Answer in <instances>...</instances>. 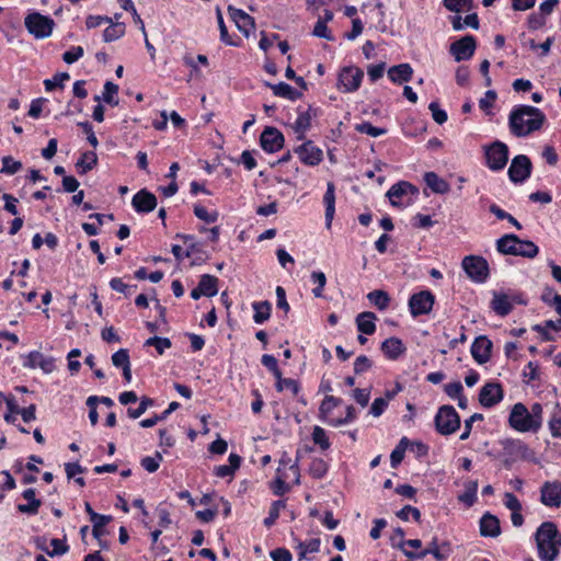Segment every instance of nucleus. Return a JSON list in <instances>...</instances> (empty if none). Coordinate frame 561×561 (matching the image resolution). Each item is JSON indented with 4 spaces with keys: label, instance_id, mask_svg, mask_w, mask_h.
Masks as SVG:
<instances>
[{
    "label": "nucleus",
    "instance_id": "a211bd4d",
    "mask_svg": "<svg viewBox=\"0 0 561 561\" xmlns=\"http://www.w3.org/2000/svg\"><path fill=\"white\" fill-rule=\"evenodd\" d=\"M492 342L484 335L478 336L471 345V354L479 364H485L491 357Z\"/></svg>",
    "mask_w": 561,
    "mask_h": 561
},
{
    "label": "nucleus",
    "instance_id": "39448f33",
    "mask_svg": "<svg viewBox=\"0 0 561 561\" xmlns=\"http://www.w3.org/2000/svg\"><path fill=\"white\" fill-rule=\"evenodd\" d=\"M435 427L440 435L454 434L460 427V416L451 405H443L435 415Z\"/></svg>",
    "mask_w": 561,
    "mask_h": 561
},
{
    "label": "nucleus",
    "instance_id": "c85d7f7f",
    "mask_svg": "<svg viewBox=\"0 0 561 561\" xmlns=\"http://www.w3.org/2000/svg\"><path fill=\"white\" fill-rule=\"evenodd\" d=\"M229 465H221L214 469L215 476L218 478L232 477L236 470L239 469L241 463V457L237 454L229 455Z\"/></svg>",
    "mask_w": 561,
    "mask_h": 561
},
{
    "label": "nucleus",
    "instance_id": "f257e3e1",
    "mask_svg": "<svg viewBox=\"0 0 561 561\" xmlns=\"http://www.w3.org/2000/svg\"><path fill=\"white\" fill-rule=\"evenodd\" d=\"M546 121V115L535 106L519 105L512 110L508 117L511 133L516 137H526L539 130Z\"/></svg>",
    "mask_w": 561,
    "mask_h": 561
},
{
    "label": "nucleus",
    "instance_id": "bb28decb",
    "mask_svg": "<svg viewBox=\"0 0 561 561\" xmlns=\"http://www.w3.org/2000/svg\"><path fill=\"white\" fill-rule=\"evenodd\" d=\"M491 307L496 314L501 317L507 316L513 309L511 296L507 294L494 293Z\"/></svg>",
    "mask_w": 561,
    "mask_h": 561
},
{
    "label": "nucleus",
    "instance_id": "5701e85b",
    "mask_svg": "<svg viewBox=\"0 0 561 561\" xmlns=\"http://www.w3.org/2000/svg\"><path fill=\"white\" fill-rule=\"evenodd\" d=\"M480 534L483 537H497L501 534L499 518L490 513H485L480 519Z\"/></svg>",
    "mask_w": 561,
    "mask_h": 561
},
{
    "label": "nucleus",
    "instance_id": "5fc2aeb1",
    "mask_svg": "<svg viewBox=\"0 0 561 561\" xmlns=\"http://www.w3.org/2000/svg\"><path fill=\"white\" fill-rule=\"evenodd\" d=\"M477 490H478V481H471L467 490L459 495V501L466 503L471 506L477 500Z\"/></svg>",
    "mask_w": 561,
    "mask_h": 561
},
{
    "label": "nucleus",
    "instance_id": "6ab92c4d",
    "mask_svg": "<svg viewBox=\"0 0 561 561\" xmlns=\"http://www.w3.org/2000/svg\"><path fill=\"white\" fill-rule=\"evenodd\" d=\"M417 193H419V191L414 185H412L411 183H409L407 181H400V182L393 184L389 188V191L387 192V196L392 206L399 207L401 205L400 199L403 196H405L408 194L415 195Z\"/></svg>",
    "mask_w": 561,
    "mask_h": 561
},
{
    "label": "nucleus",
    "instance_id": "864d4df0",
    "mask_svg": "<svg viewBox=\"0 0 561 561\" xmlns=\"http://www.w3.org/2000/svg\"><path fill=\"white\" fill-rule=\"evenodd\" d=\"M153 400L148 397H142L140 399V403L137 409L128 408L127 414L130 419H138L140 417L148 408L152 407Z\"/></svg>",
    "mask_w": 561,
    "mask_h": 561
},
{
    "label": "nucleus",
    "instance_id": "13d9d810",
    "mask_svg": "<svg viewBox=\"0 0 561 561\" xmlns=\"http://www.w3.org/2000/svg\"><path fill=\"white\" fill-rule=\"evenodd\" d=\"M194 214L198 219L205 221L206 224H214L218 219L217 211L208 213L207 209L201 205L194 206Z\"/></svg>",
    "mask_w": 561,
    "mask_h": 561
},
{
    "label": "nucleus",
    "instance_id": "c756f323",
    "mask_svg": "<svg viewBox=\"0 0 561 561\" xmlns=\"http://www.w3.org/2000/svg\"><path fill=\"white\" fill-rule=\"evenodd\" d=\"M424 181L434 193L446 194L449 192L450 186L448 182L439 178L435 172H426Z\"/></svg>",
    "mask_w": 561,
    "mask_h": 561
},
{
    "label": "nucleus",
    "instance_id": "f3484780",
    "mask_svg": "<svg viewBox=\"0 0 561 561\" xmlns=\"http://www.w3.org/2000/svg\"><path fill=\"white\" fill-rule=\"evenodd\" d=\"M131 205L137 213H150L157 207V197L144 188L133 196Z\"/></svg>",
    "mask_w": 561,
    "mask_h": 561
},
{
    "label": "nucleus",
    "instance_id": "09e8293b",
    "mask_svg": "<svg viewBox=\"0 0 561 561\" xmlns=\"http://www.w3.org/2000/svg\"><path fill=\"white\" fill-rule=\"evenodd\" d=\"M556 411L549 421V430L553 437H561V408L556 404Z\"/></svg>",
    "mask_w": 561,
    "mask_h": 561
},
{
    "label": "nucleus",
    "instance_id": "69168bd1",
    "mask_svg": "<svg viewBox=\"0 0 561 561\" xmlns=\"http://www.w3.org/2000/svg\"><path fill=\"white\" fill-rule=\"evenodd\" d=\"M410 515L413 517V519H415L416 522L420 520L421 518V513L420 511L416 508V507H413V506H410V505H405L404 507H402L398 513H397V516L402 519V520H409L410 518Z\"/></svg>",
    "mask_w": 561,
    "mask_h": 561
},
{
    "label": "nucleus",
    "instance_id": "dca6fc26",
    "mask_svg": "<svg viewBox=\"0 0 561 561\" xmlns=\"http://www.w3.org/2000/svg\"><path fill=\"white\" fill-rule=\"evenodd\" d=\"M540 501L543 505L559 507L561 504V486L557 481H547L540 490Z\"/></svg>",
    "mask_w": 561,
    "mask_h": 561
},
{
    "label": "nucleus",
    "instance_id": "bf43d9fd",
    "mask_svg": "<svg viewBox=\"0 0 561 561\" xmlns=\"http://www.w3.org/2000/svg\"><path fill=\"white\" fill-rule=\"evenodd\" d=\"M22 168V163L20 161H15L12 157L5 156L2 158V169L1 172L7 174H15Z\"/></svg>",
    "mask_w": 561,
    "mask_h": 561
},
{
    "label": "nucleus",
    "instance_id": "9d476101",
    "mask_svg": "<svg viewBox=\"0 0 561 561\" xmlns=\"http://www.w3.org/2000/svg\"><path fill=\"white\" fill-rule=\"evenodd\" d=\"M364 72L357 67H345L339 75L337 87L343 92H354L362 83Z\"/></svg>",
    "mask_w": 561,
    "mask_h": 561
},
{
    "label": "nucleus",
    "instance_id": "a18cd8bd",
    "mask_svg": "<svg viewBox=\"0 0 561 561\" xmlns=\"http://www.w3.org/2000/svg\"><path fill=\"white\" fill-rule=\"evenodd\" d=\"M285 506H286L285 501H282V500L274 501L271 505L268 516L264 519V525L266 527H271L272 525H274L275 522L279 517L280 510L285 508Z\"/></svg>",
    "mask_w": 561,
    "mask_h": 561
},
{
    "label": "nucleus",
    "instance_id": "aec40b11",
    "mask_svg": "<svg viewBox=\"0 0 561 561\" xmlns=\"http://www.w3.org/2000/svg\"><path fill=\"white\" fill-rule=\"evenodd\" d=\"M228 12L231 19L234 21L238 30L248 37L251 30L254 28V19L244 11L236 9L232 5L228 7Z\"/></svg>",
    "mask_w": 561,
    "mask_h": 561
},
{
    "label": "nucleus",
    "instance_id": "49530a36",
    "mask_svg": "<svg viewBox=\"0 0 561 561\" xmlns=\"http://www.w3.org/2000/svg\"><path fill=\"white\" fill-rule=\"evenodd\" d=\"M320 543L321 541L319 538H313L308 542H299V561L306 559L308 552H318L320 549Z\"/></svg>",
    "mask_w": 561,
    "mask_h": 561
},
{
    "label": "nucleus",
    "instance_id": "603ef678",
    "mask_svg": "<svg viewBox=\"0 0 561 561\" xmlns=\"http://www.w3.org/2000/svg\"><path fill=\"white\" fill-rule=\"evenodd\" d=\"M312 440L316 445H319V447L322 450H327L330 448V442L327 436L325 431L320 426H314L312 431Z\"/></svg>",
    "mask_w": 561,
    "mask_h": 561
},
{
    "label": "nucleus",
    "instance_id": "c9c22d12",
    "mask_svg": "<svg viewBox=\"0 0 561 561\" xmlns=\"http://www.w3.org/2000/svg\"><path fill=\"white\" fill-rule=\"evenodd\" d=\"M516 256L534 259L539 253V248L533 241L519 239V242H516Z\"/></svg>",
    "mask_w": 561,
    "mask_h": 561
},
{
    "label": "nucleus",
    "instance_id": "473e14b6",
    "mask_svg": "<svg viewBox=\"0 0 561 561\" xmlns=\"http://www.w3.org/2000/svg\"><path fill=\"white\" fill-rule=\"evenodd\" d=\"M217 284H218L217 277L209 275V274H204V275H202L199 283H198L199 291H202L204 294V296H206V297H214L218 293Z\"/></svg>",
    "mask_w": 561,
    "mask_h": 561
},
{
    "label": "nucleus",
    "instance_id": "e2e57ef3",
    "mask_svg": "<svg viewBox=\"0 0 561 561\" xmlns=\"http://www.w3.org/2000/svg\"><path fill=\"white\" fill-rule=\"evenodd\" d=\"M277 391H283L285 389L290 390L294 396H297L300 387L297 380L291 378H286L285 380H280V382H276Z\"/></svg>",
    "mask_w": 561,
    "mask_h": 561
},
{
    "label": "nucleus",
    "instance_id": "c03bdc74",
    "mask_svg": "<svg viewBox=\"0 0 561 561\" xmlns=\"http://www.w3.org/2000/svg\"><path fill=\"white\" fill-rule=\"evenodd\" d=\"M162 459L161 453L157 451L154 456H147L142 458L140 463L146 471L153 473L159 469Z\"/></svg>",
    "mask_w": 561,
    "mask_h": 561
},
{
    "label": "nucleus",
    "instance_id": "0eeeda50",
    "mask_svg": "<svg viewBox=\"0 0 561 561\" xmlns=\"http://www.w3.org/2000/svg\"><path fill=\"white\" fill-rule=\"evenodd\" d=\"M484 149L489 169L492 171L504 169L508 161V147L504 142L496 140Z\"/></svg>",
    "mask_w": 561,
    "mask_h": 561
},
{
    "label": "nucleus",
    "instance_id": "6e6d98bb",
    "mask_svg": "<svg viewBox=\"0 0 561 561\" xmlns=\"http://www.w3.org/2000/svg\"><path fill=\"white\" fill-rule=\"evenodd\" d=\"M311 279L313 283H316L318 286L312 289V294L314 297L319 298L323 296V289L327 284V277L323 272H312L311 273Z\"/></svg>",
    "mask_w": 561,
    "mask_h": 561
},
{
    "label": "nucleus",
    "instance_id": "a878e982",
    "mask_svg": "<svg viewBox=\"0 0 561 561\" xmlns=\"http://www.w3.org/2000/svg\"><path fill=\"white\" fill-rule=\"evenodd\" d=\"M323 203L325 205V226L330 228L335 213V187L332 182L327 184Z\"/></svg>",
    "mask_w": 561,
    "mask_h": 561
},
{
    "label": "nucleus",
    "instance_id": "4d7b16f0",
    "mask_svg": "<svg viewBox=\"0 0 561 561\" xmlns=\"http://www.w3.org/2000/svg\"><path fill=\"white\" fill-rule=\"evenodd\" d=\"M148 346H154L157 352L162 355L167 348L171 347V341L168 337L152 336L146 343Z\"/></svg>",
    "mask_w": 561,
    "mask_h": 561
},
{
    "label": "nucleus",
    "instance_id": "3c124183",
    "mask_svg": "<svg viewBox=\"0 0 561 561\" xmlns=\"http://www.w3.org/2000/svg\"><path fill=\"white\" fill-rule=\"evenodd\" d=\"M309 472L313 478L321 479L328 472V465L320 458L313 459L310 463Z\"/></svg>",
    "mask_w": 561,
    "mask_h": 561
},
{
    "label": "nucleus",
    "instance_id": "e433bc0d",
    "mask_svg": "<svg viewBox=\"0 0 561 561\" xmlns=\"http://www.w3.org/2000/svg\"><path fill=\"white\" fill-rule=\"evenodd\" d=\"M98 163V156L93 151H87L81 154V158L76 163L80 174H85L91 171Z\"/></svg>",
    "mask_w": 561,
    "mask_h": 561
},
{
    "label": "nucleus",
    "instance_id": "338daca9",
    "mask_svg": "<svg viewBox=\"0 0 561 561\" xmlns=\"http://www.w3.org/2000/svg\"><path fill=\"white\" fill-rule=\"evenodd\" d=\"M312 34L320 38H325L328 41H334V37L331 35V33L328 30L325 21L318 20Z\"/></svg>",
    "mask_w": 561,
    "mask_h": 561
},
{
    "label": "nucleus",
    "instance_id": "4468645a",
    "mask_svg": "<svg viewBox=\"0 0 561 561\" xmlns=\"http://www.w3.org/2000/svg\"><path fill=\"white\" fill-rule=\"evenodd\" d=\"M503 399V390L497 382H488L479 393V402L484 408H491Z\"/></svg>",
    "mask_w": 561,
    "mask_h": 561
},
{
    "label": "nucleus",
    "instance_id": "20e7f679",
    "mask_svg": "<svg viewBox=\"0 0 561 561\" xmlns=\"http://www.w3.org/2000/svg\"><path fill=\"white\" fill-rule=\"evenodd\" d=\"M510 426L519 433H537L540 428L528 413V409L522 402L515 403L508 416Z\"/></svg>",
    "mask_w": 561,
    "mask_h": 561
},
{
    "label": "nucleus",
    "instance_id": "58836bf2",
    "mask_svg": "<svg viewBox=\"0 0 561 561\" xmlns=\"http://www.w3.org/2000/svg\"><path fill=\"white\" fill-rule=\"evenodd\" d=\"M367 299L374 304L379 310L388 308L390 297L385 290L376 289L367 295Z\"/></svg>",
    "mask_w": 561,
    "mask_h": 561
},
{
    "label": "nucleus",
    "instance_id": "412c9836",
    "mask_svg": "<svg viewBox=\"0 0 561 561\" xmlns=\"http://www.w3.org/2000/svg\"><path fill=\"white\" fill-rule=\"evenodd\" d=\"M380 348L383 355L390 360L398 359L407 350L402 341L394 336L386 339L381 343Z\"/></svg>",
    "mask_w": 561,
    "mask_h": 561
},
{
    "label": "nucleus",
    "instance_id": "f704fd0d",
    "mask_svg": "<svg viewBox=\"0 0 561 561\" xmlns=\"http://www.w3.org/2000/svg\"><path fill=\"white\" fill-rule=\"evenodd\" d=\"M252 307L254 309L253 320L255 323L261 324L270 319L272 311V305L270 301L265 300L253 302Z\"/></svg>",
    "mask_w": 561,
    "mask_h": 561
},
{
    "label": "nucleus",
    "instance_id": "37998d69",
    "mask_svg": "<svg viewBox=\"0 0 561 561\" xmlns=\"http://www.w3.org/2000/svg\"><path fill=\"white\" fill-rule=\"evenodd\" d=\"M125 33V26L122 23L112 24L103 32V41L106 43L121 38Z\"/></svg>",
    "mask_w": 561,
    "mask_h": 561
},
{
    "label": "nucleus",
    "instance_id": "7c9ffc66",
    "mask_svg": "<svg viewBox=\"0 0 561 561\" xmlns=\"http://www.w3.org/2000/svg\"><path fill=\"white\" fill-rule=\"evenodd\" d=\"M516 242H519V238L516 234L510 233L504 234L496 241V250L505 255H515L517 248Z\"/></svg>",
    "mask_w": 561,
    "mask_h": 561
},
{
    "label": "nucleus",
    "instance_id": "a19ab883",
    "mask_svg": "<svg viewBox=\"0 0 561 561\" xmlns=\"http://www.w3.org/2000/svg\"><path fill=\"white\" fill-rule=\"evenodd\" d=\"M408 445H409V439L407 437H402L400 439L399 444L397 445V447L392 450V453L390 455V461H391L392 468H396L403 460L404 453L408 448Z\"/></svg>",
    "mask_w": 561,
    "mask_h": 561
},
{
    "label": "nucleus",
    "instance_id": "ea45409f",
    "mask_svg": "<svg viewBox=\"0 0 561 561\" xmlns=\"http://www.w3.org/2000/svg\"><path fill=\"white\" fill-rule=\"evenodd\" d=\"M340 403L341 400L339 398H335L333 396H325L319 408L320 417L323 421H327L331 411L334 408H336Z\"/></svg>",
    "mask_w": 561,
    "mask_h": 561
},
{
    "label": "nucleus",
    "instance_id": "4be33fe9",
    "mask_svg": "<svg viewBox=\"0 0 561 561\" xmlns=\"http://www.w3.org/2000/svg\"><path fill=\"white\" fill-rule=\"evenodd\" d=\"M388 78L396 84L409 82L413 76V68L410 64H400L388 69Z\"/></svg>",
    "mask_w": 561,
    "mask_h": 561
},
{
    "label": "nucleus",
    "instance_id": "9b49d317",
    "mask_svg": "<svg viewBox=\"0 0 561 561\" xmlns=\"http://www.w3.org/2000/svg\"><path fill=\"white\" fill-rule=\"evenodd\" d=\"M476 50V39L472 35H466L458 41H455L449 46V53L454 56L456 61L470 59Z\"/></svg>",
    "mask_w": 561,
    "mask_h": 561
},
{
    "label": "nucleus",
    "instance_id": "4c0bfd02",
    "mask_svg": "<svg viewBox=\"0 0 561 561\" xmlns=\"http://www.w3.org/2000/svg\"><path fill=\"white\" fill-rule=\"evenodd\" d=\"M112 520V516L110 515H101V514H94L92 516V535L96 540H100V538L105 534L104 526L108 524Z\"/></svg>",
    "mask_w": 561,
    "mask_h": 561
},
{
    "label": "nucleus",
    "instance_id": "393cba45",
    "mask_svg": "<svg viewBox=\"0 0 561 561\" xmlns=\"http://www.w3.org/2000/svg\"><path fill=\"white\" fill-rule=\"evenodd\" d=\"M316 115V111L309 106V108L305 112H300L295 124H294V130L297 134V138L299 140L305 139L306 131L311 126V118Z\"/></svg>",
    "mask_w": 561,
    "mask_h": 561
},
{
    "label": "nucleus",
    "instance_id": "052dcab7",
    "mask_svg": "<svg viewBox=\"0 0 561 561\" xmlns=\"http://www.w3.org/2000/svg\"><path fill=\"white\" fill-rule=\"evenodd\" d=\"M216 16H217V22H218L219 31H220V39H221V42H224L225 44L230 45V46H237L238 44L232 42L230 36H229V34H228L227 27H226L225 22H224L222 13H221L219 8H217V10H216Z\"/></svg>",
    "mask_w": 561,
    "mask_h": 561
},
{
    "label": "nucleus",
    "instance_id": "f8f14e48",
    "mask_svg": "<svg viewBox=\"0 0 561 561\" xmlns=\"http://www.w3.org/2000/svg\"><path fill=\"white\" fill-rule=\"evenodd\" d=\"M295 153L306 165H318L323 159L322 150L311 140H307L295 148Z\"/></svg>",
    "mask_w": 561,
    "mask_h": 561
},
{
    "label": "nucleus",
    "instance_id": "423d86ee",
    "mask_svg": "<svg viewBox=\"0 0 561 561\" xmlns=\"http://www.w3.org/2000/svg\"><path fill=\"white\" fill-rule=\"evenodd\" d=\"M461 266L467 273L468 277L476 283H484L489 277V264L488 261L482 256H465Z\"/></svg>",
    "mask_w": 561,
    "mask_h": 561
},
{
    "label": "nucleus",
    "instance_id": "79ce46f5",
    "mask_svg": "<svg viewBox=\"0 0 561 561\" xmlns=\"http://www.w3.org/2000/svg\"><path fill=\"white\" fill-rule=\"evenodd\" d=\"M443 4L447 10L459 13L465 10H471L473 8V0H444Z\"/></svg>",
    "mask_w": 561,
    "mask_h": 561
},
{
    "label": "nucleus",
    "instance_id": "f03ea898",
    "mask_svg": "<svg viewBox=\"0 0 561 561\" xmlns=\"http://www.w3.org/2000/svg\"><path fill=\"white\" fill-rule=\"evenodd\" d=\"M538 556L541 561H554L561 548V535L552 522L542 523L535 535Z\"/></svg>",
    "mask_w": 561,
    "mask_h": 561
},
{
    "label": "nucleus",
    "instance_id": "cd10ccee",
    "mask_svg": "<svg viewBox=\"0 0 561 561\" xmlns=\"http://www.w3.org/2000/svg\"><path fill=\"white\" fill-rule=\"evenodd\" d=\"M377 317L374 312L365 311L356 317V325L357 330L367 335H371L376 331V321Z\"/></svg>",
    "mask_w": 561,
    "mask_h": 561
},
{
    "label": "nucleus",
    "instance_id": "2f4dec72",
    "mask_svg": "<svg viewBox=\"0 0 561 561\" xmlns=\"http://www.w3.org/2000/svg\"><path fill=\"white\" fill-rule=\"evenodd\" d=\"M266 85L272 89L274 95L280 96L290 101H295L301 96V93L296 91L291 85L285 82H279L276 84L266 83Z\"/></svg>",
    "mask_w": 561,
    "mask_h": 561
},
{
    "label": "nucleus",
    "instance_id": "2eb2a0df",
    "mask_svg": "<svg viewBox=\"0 0 561 561\" xmlns=\"http://www.w3.org/2000/svg\"><path fill=\"white\" fill-rule=\"evenodd\" d=\"M23 366L31 369L39 367L45 374H50L55 370V360L38 351H32L24 357Z\"/></svg>",
    "mask_w": 561,
    "mask_h": 561
},
{
    "label": "nucleus",
    "instance_id": "8fccbe9b",
    "mask_svg": "<svg viewBox=\"0 0 561 561\" xmlns=\"http://www.w3.org/2000/svg\"><path fill=\"white\" fill-rule=\"evenodd\" d=\"M355 130L371 137H379L387 133V129L373 126L369 122H363L355 126Z\"/></svg>",
    "mask_w": 561,
    "mask_h": 561
},
{
    "label": "nucleus",
    "instance_id": "7ed1b4c3",
    "mask_svg": "<svg viewBox=\"0 0 561 561\" xmlns=\"http://www.w3.org/2000/svg\"><path fill=\"white\" fill-rule=\"evenodd\" d=\"M24 25L27 32L36 39H44L53 34L55 21L39 12H32L25 16Z\"/></svg>",
    "mask_w": 561,
    "mask_h": 561
},
{
    "label": "nucleus",
    "instance_id": "72a5a7b5",
    "mask_svg": "<svg viewBox=\"0 0 561 561\" xmlns=\"http://www.w3.org/2000/svg\"><path fill=\"white\" fill-rule=\"evenodd\" d=\"M117 92L118 85L111 81H106L104 84V91L102 96L95 95L94 101L100 102L101 100H103L105 103L112 106H116L118 105V99L116 98Z\"/></svg>",
    "mask_w": 561,
    "mask_h": 561
},
{
    "label": "nucleus",
    "instance_id": "1a4fd4ad",
    "mask_svg": "<svg viewBox=\"0 0 561 561\" xmlns=\"http://www.w3.org/2000/svg\"><path fill=\"white\" fill-rule=\"evenodd\" d=\"M435 301L434 295L428 290H422L413 294L409 299L410 312L413 317L427 314L431 312Z\"/></svg>",
    "mask_w": 561,
    "mask_h": 561
},
{
    "label": "nucleus",
    "instance_id": "0e129e2a",
    "mask_svg": "<svg viewBox=\"0 0 561 561\" xmlns=\"http://www.w3.org/2000/svg\"><path fill=\"white\" fill-rule=\"evenodd\" d=\"M371 366L373 362L366 355H360L354 362V373L360 375L370 369Z\"/></svg>",
    "mask_w": 561,
    "mask_h": 561
},
{
    "label": "nucleus",
    "instance_id": "6e6552de",
    "mask_svg": "<svg viewBox=\"0 0 561 561\" xmlns=\"http://www.w3.org/2000/svg\"><path fill=\"white\" fill-rule=\"evenodd\" d=\"M531 161L525 154H518L513 158L508 168V178L514 183H522L530 176Z\"/></svg>",
    "mask_w": 561,
    "mask_h": 561
},
{
    "label": "nucleus",
    "instance_id": "ddd939ff",
    "mask_svg": "<svg viewBox=\"0 0 561 561\" xmlns=\"http://www.w3.org/2000/svg\"><path fill=\"white\" fill-rule=\"evenodd\" d=\"M284 136L275 127H265L260 137V144L264 151L274 153L284 146Z\"/></svg>",
    "mask_w": 561,
    "mask_h": 561
},
{
    "label": "nucleus",
    "instance_id": "774afa93",
    "mask_svg": "<svg viewBox=\"0 0 561 561\" xmlns=\"http://www.w3.org/2000/svg\"><path fill=\"white\" fill-rule=\"evenodd\" d=\"M273 561H291L293 556L290 551L286 548H277L271 551L270 553Z\"/></svg>",
    "mask_w": 561,
    "mask_h": 561
},
{
    "label": "nucleus",
    "instance_id": "680f3d73",
    "mask_svg": "<svg viewBox=\"0 0 561 561\" xmlns=\"http://www.w3.org/2000/svg\"><path fill=\"white\" fill-rule=\"evenodd\" d=\"M112 363L115 367H125L130 364L128 350L121 348L112 355Z\"/></svg>",
    "mask_w": 561,
    "mask_h": 561
},
{
    "label": "nucleus",
    "instance_id": "b1692460",
    "mask_svg": "<svg viewBox=\"0 0 561 561\" xmlns=\"http://www.w3.org/2000/svg\"><path fill=\"white\" fill-rule=\"evenodd\" d=\"M22 496L27 501L26 504H18L16 508L22 514L35 515L42 505L41 500L35 496V489H26L23 491Z\"/></svg>",
    "mask_w": 561,
    "mask_h": 561
},
{
    "label": "nucleus",
    "instance_id": "de8ad7c7",
    "mask_svg": "<svg viewBox=\"0 0 561 561\" xmlns=\"http://www.w3.org/2000/svg\"><path fill=\"white\" fill-rule=\"evenodd\" d=\"M70 76L68 72H58L51 79H46L44 85L46 91H51L56 88H64V82L68 81Z\"/></svg>",
    "mask_w": 561,
    "mask_h": 561
}]
</instances>
